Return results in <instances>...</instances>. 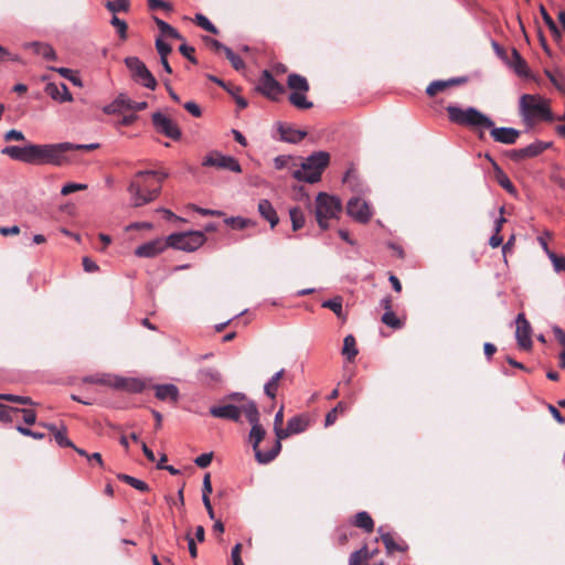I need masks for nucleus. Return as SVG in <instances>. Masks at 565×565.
I'll return each instance as SVG.
<instances>
[{
  "label": "nucleus",
  "mask_w": 565,
  "mask_h": 565,
  "mask_svg": "<svg viewBox=\"0 0 565 565\" xmlns=\"http://www.w3.org/2000/svg\"><path fill=\"white\" fill-rule=\"evenodd\" d=\"M547 256L553 264L555 271H565V257L558 256L552 250H547Z\"/></svg>",
  "instance_id": "nucleus-47"
},
{
  "label": "nucleus",
  "mask_w": 565,
  "mask_h": 565,
  "mask_svg": "<svg viewBox=\"0 0 565 565\" xmlns=\"http://www.w3.org/2000/svg\"><path fill=\"white\" fill-rule=\"evenodd\" d=\"M201 375L205 382L217 383L221 381V373L213 369H206V370L201 371Z\"/></svg>",
  "instance_id": "nucleus-54"
},
{
  "label": "nucleus",
  "mask_w": 565,
  "mask_h": 565,
  "mask_svg": "<svg viewBox=\"0 0 565 565\" xmlns=\"http://www.w3.org/2000/svg\"><path fill=\"white\" fill-rule=\"evenodd\" d=\"M348 214L361 223H366L372 216L370 205L360 198H352L347 204Z\"/></svg>",
  "instance_id": "nucleus-14"
},
{
  "label": "nucleus",
  "mask_w": 565,
  "mask_h": 565,
  "mask_svg": "<svg viewBox=\"0 0 565 565\" xmlns=\"http://www.w3.org/2000/svg\"><path fill=\"white\" fill-rule=\"evenodd\" d=\"M99 147L98 143H88V145H81V143H72V142H61V143H52V148H54V161L53 166H62L67 161L66 152L72 150H85L90 151L95 150Z\"/></svg>",
  "instance_id": "nucleus-13"
},
{
  "label": "nucleus",
  "mask_w": 565,
  "mask_h": 565,
  "mask_svg": "<svg viewBox=\"0 0 565 565\" xmlns=\"http://www.w3.org/2000/svg\"><path fill=\"white\" fill-rule=\"evenodd\" d=\"M212 458H213L212 452H209V454L205 452V454H202V455L198 456L195 458L194 462L200 468H206L207 466L211 465Z\"/></svg>",
  "instance_id": "nucleus-61"
},
{
  "label": "nucleus",
  "mask_w": 565,
  "mask_h": 565,
  "mask_svg": "<svg viewBox=\"0 0 565 565\" xmlns=\"http://www.w3.org/2000/svg\"><path fill=\"white\" fill-rule=\"evenodd\" d=\"M202 166L204 167H214L222 170H228L235 173L242 172V167L238 160L232 156H225L220 151H211L209 152L203 161Z\"/></svg>",
  "instance_id": "nucleus-10"
},
{
  "label": "nucleus",
  "mask_w": 565,
  "mask_h": 565,
  "mask_svg": "<svg viewBox=\"0 0 565 565\" xmlns=\"http://www.w3.org/2000/svg\"><path fill=\"white\" fill-rule=\"evenodd\" d=\"M513 57H514V71L519 75H527V72H529L527 64L516 50H513Z\"/></svg>",
  "instance_id": "nucleus-42"
},
{
  "label": "nucleus",
  "mask_w": 565,
  "mask_h": 565,
  "mask_svg": "<svg viewBox=\"0 0 565 565\" xmlns=\"http://www.w3.org/2000/svg\"><path fill=\"white\" fill-rule=\"evenodd\" d=\"M195 22L199 26H201L203 30L211 32L213 34H216L218 31L216 26L203 14L198 13L195 14Z\"/></svg>",
  "instance_id": "nucleus-45"
},
{
  "label": "nucleus",
  "mask_w": 565,
  "mask_h": 565,
  "mask_svg": "<svg viewBox=\"0 0 565 565\" xmlns=\"http://www.w3.org/2000/svg\"><path fill=\"white\" fill-rule=\"evenodd\" d=\"M4 140L6 141H12V140L21 141V140H24V135L20 130L11 129L6 132Z\"/></svg>",
  "instance_id": "nucleus-63"
},
{
  "label": "nucleus",
  "mask_w": 565,
  "mask_h": 565,
  "mask_svg": "<svg viewBox=\"0 0 565 565\" xmlns=\"http://www.w3.org/2000/svg\"><path fill=\"white\" fill-rule=\"evenodd\" d=\"M156 397L160 401H170L177 403L179 398V388L174 384H161L154 386Z\"/></svg>",
  "instance_id": "nucleus-23"
},
{
  "label": "nucleus",
  "mask_w": 565,
  "mask_h": 565,
  "mask_svg": "<svg viewBox=\"0 0 565 565\" xmlns=\"http://www.w3.org/2000/svg\"><path fill=\"white\" fill-rule=\"evenodd\" d=\"M243 412V405L241 407L232 404L223 406H212L210 414L216 418L230 419L233 422H239Z\"/></svg>",
  "instance_id": "nucleus-18"
},
{
  "label": "nucleus",
  "mask_w": 565,
  "mask_h": 565,
  "mask_svg": "<svg viewBox=\"0 0 565 565\" xmlns=\"http://www.w3.org/2000/svg\"><path fill=\"white\" fill-rule=\"evenodd\" d=\"M46 94L54 100L60 103L72 102L73 97L68 87L64 83H49L45 87Z\"/></svg>",
  "instance_id": "nucleus-21"
},
{
  "label": "nucleus",
  "mask_w": 565,
  "mask_h": 565,
  "mask_svg": "<svg viewBox=\"0 0 565 565\" xmlns=\"http://www.w3.org/2000/svg\"><path fill=\"white\" fill-rule=\"evenodd\" d=\"M24 47L32 49V51L36 55L43 56L46 61H53L56 58L55 51L53 50V47L51 45H49L46 43L31 42V43H25Z\"/></svg>",
  "instance_id": "nucleus-26"
},
{
  "label": "nucleus",
  "mask_w": 565,
  "mask_h": 565,
  "mask_svg": "<svg viewBox=\"0 0 565 565\" xmlns=\"http://www.w3.org/2000/svg\"><path fill=\"white\" fill-rule=\"evenodd\" d=\"M342 211V202L338 196L326 192L316 198V218L321 230L329 227L328 221L338 218Z\"/></svg>",
  "instance_id": "nucleus-7"
},
{
  "label": "nucleus",
  "mask_w": 565,
  "mask_h": 565,
  "mask_svg": "<svg viewBox=\"0 0 565 565\" xmlns=\"http://www.w3.org/2000/svg\"><path fill=\"white\" fill-rule=\"evenodd\" d=\"M241 552H242V544L241 543L235 544V546L232 548V552H231V559H232L233 565H244L242 557H241Z\"/></svg>",
  "instance_id": "nucleus-59"
},
{
  "label": "nucleus",
  "mask_w": 565,
  "mask_h": 565,
  "mask_svg": "<svg viewBox=\"0 0 565 565\" xmlns=\"http://www.w3.org/2000/svg\"><path fill=\"white\" fill-rule=\"evenodd\" d=\"M540 12L542 14V18H543L545 24L548 26V29L552 32L557 33L558 31H557V26H556L554 20L552 19V17L548 14V12L546 11V9L543 6L540 7Z\"/></svg>",
  "instance_id": "nucleus-57"
},
{
  "label": "nucleus",
  "mask_w": 565,
  "mask_h": 565,
  "mask_svg": "<svg viewBox=\"0 0 565 565\" xmlns=\"http://www.w3.org/2000/svg\"><path fill=\"white\" fill-rule=\"evenodd\" d=\"M355 339L352 334H348L343 340L342 354L349 360L353 361L358 355Z\"/></svg>",
  "instance_id": "nucleus-32"
},
{
  "label": "nucleus",
  "mask_w": 565,
  "mask_h": 565,
  "mask_svg": "<svg viewBox=\"0 0 565 565\" xmlns=\"http://www.w3.org/2000/svg\"><path fill=\"white\" fill-rule=\"evenodd\" d=\"M379 532L381 533L382 542L384 543L385 548L387 550L388 553H392L394 551L403 552L406 550V545L395 543L393 536L390 533H384L382 531V527L379 529Z\"/></svg>",
  "instance_id": "nucleus-34"
},
{
  "label": "nucleus",
  "mask_w": 565,
  "mask_h": 565,
  "mask_svg": "<svg viewBox=\"0 0 565 565\" xmlns=\"http://www.w3.org/2000/svg\"><path fill=\"white\" fill-rule=\"evenodd\" d=\"M116 104H120V107L135 111H140L148 107L147 102H134L125 94L117 96Z\"/></svg>",
  "instance_id": "nucleus-29"
},
{
  "label": "nucleus",
  "mask_w": 565,
  "mask_h": 565,
  "mask_svg": "<svg viewBox=\"0 0 565 565\" xmlns=\"http://www.w3.org/2000/svg\"><path fill=\"white\" fill-rule=\"evenodd\" d=\"M308 427V420L303 416H294L287 422V427L278 434V441L291 435L303 433Z\"/></svg>",
  "instance_id": "nucleus-20"
},
{
  "label": "nucleus",
  "mask_w": 565,
  "mask_h": 565,
  "mask_svg": "<svg viewBox=\"0 0 565 565\" xmlns=\"http://www.w3.org/2000/svg\"><path fill=\"white\" fill-rule=\"evenodd\" d=\"M282 422H284V407L281 406L279 411L276 413L274 418V431L276 435V439H278V434H280V430H284L282 428Z\"/></svg>",
  "instance_id": "nucleus-56"
},
{
  "label": "nucleus",
  "mask_w": 565,
  "mask_h": 565,
  "mask_svg": "<svg viewBox=\"0 0 565 565\" xmlns=\"http://www.w3.org/2000/svg\"><path fill=\"white\" fill-rule=\"evenodd\" d=\"M20 409L15 407L0 406V422H12L14 415L19 414Z\"/></svg>",
  "instance_id": "nucleus-49"
},
{
  "label": "nucleus",
  "mask_w": 565,
  "mask_h": 565,
  "mask_svg": "<svg viewBox=\"0 0 565 565\" xmlns=\"http://www.w3.org/2000/svg\"><path fill=\"white\" fill-rule=\"evenodd\" d=\"M154 22L162 34L175 39V40H182V35L175 30L173 26H171L166 21L154 17Z\"/></svg>",
  "instance_id": "nucleus-35"
},
{
  "label": "nucleus",
  "mask_w": 565,
  "mask_h": 565,
  "mask_svg": "<svg viewBox=\"0 0 565 565\" xmlns=\"http://www.w3.org/2000/svg\"><path fill=\"white\" fill-rule=\"evenodd\" d=\"M498 183L508 192L513 193L515 191V188L509 177L503 173L502 171L499 172L497 175Z\"/></svg>",
  "instance_id": "nucleus-52"
},
{
  "label": "nucleus",
  "mask_w": 565,
  "mask_h": 565,
  "mask_svg": "<svg viewBox=\"0 0 565 565\" xmlns=\"http://www.w3.org/2000/svg\"><path fill=\"white\" fill-rule=\"evenodd\" d=\"M168 173L156 170L138 171L128 186L131 194V204L136 207L154 201L161 191L163 180Z\"/></svg>",
  "instance_id": "nucleus-1"
},
{
  "label": "nucleus",
  "mask_w": 565,
  "mask_h": 565,
  "mask_svg": "<svg viewBox=\"0 0 565 565\" xmlns=\"http://www.w3.org/2000/svg\"><path fill=\"white\" fill-rule=\"evenodd\" d=\"M550 147V142L536 140L524 148L509 150L507 156L514 162H521L525 159L537 157Z\"/></svg>",
  "instance_id": "nucleus-12"
},
{
  "label": "nucleus",
  "mask_w": 565,
  "mask_h": 565,
  "mask_svg": "<svg viewBox=\"0 0 565 565\" xmlns=\"http://www.w3.org/2000/svg\"><path fill=\"white\" fill-rule=\"evenodd\" d=\"M87 189V184L85 183H74V182H70V183H66L62 186L61 189V194L66 196V195H70L76 191H83V190H86Z\"/></svg>",
  "instance_id": "nucleus-50"
},
{
  "label": "nucleus",
  "mask_w": 565,
  "mask_h": 565,
  "mask_svg": "<svg viewBox=\"0 0 565 565\" xmlns=\"http://www.w3.org/2000/svg\"><path fill=\"white\" fill-rule=\"evenodd\" d=\"M285 374V370L281 369L276 372L264 385V393L271 399H275L279 387V382Z\"/></svg>",
  "instance_id": "nucleus-27"
},
{
  "label": "nucleus",
  "mask_w": 565,
  "mask_h": 565,
  "mask_svg": "<svg viewBox=\"0 0 565 565\" xmlns=\"http://www.w3.org/2000/svg\"><path fill=\"white\" fill-rule=\"evenodd\" d=\"M243 412L252 425L248 437L249 441L252 443L256 460L262 465L271 462L280 452L281 443L276 439L271 449L267 451L260 450L259 444L264 439L266 431L259 423V412L257 405L253 401H248L243 405Z\"/></svg>",
  "instance_id": "nucleus-2"
},
{
  "label": "nucleus",
  "mask_w": 565,
  "mask_h": 565,
  "mask_svg": "<svg viewBox=\"0 0 565 565\" xmlns=\"http://www.w3.org/2000/svg\"><path fill=\"white\" fill-rule=\"evenodd\" d=\"M347 411V405L343 402H339L335 407H333L327 415H326V426H331L335 423L338 419V414H343Z\"/></svg>",
  "instance_id": "nucleus-39"
},
{
  "label": "nucleus",
  "mask_w": 565,
  "mask_h": 565,
  "mask_svg": "<svg viewBox=\"0 0 565 565\" xmlns=\"http://www.w3.org/2000/svg\"><path fill=\"white\" fill-rule=\"evenodd\" d=\"M553 334L559 344L565 349V331L559 327H553Z\"/></svg>",
  "instance_id": "nucleus-64"
},
{
  "label": "nucleus",
  "mask_w": 565,
  "mask_h": 565,
  "mask_svg": "<svg viewBox=\"0 0 565 565\" xmlns=\"http://www.w3.org/2000/svg\"><path fill=\"white\" fill-rule=\"evenodd\" d=\"M446 110L449 120L457 125L467 126L475 129L492 128L493 126L492 119L475 107L462 109L458 106L449 105Z\"/></svg>",
  "instance_id": "nucleus-6"
},
{
  "label": "nucleus",
  "mask_w": 565,
  "mask_h": 565,
  "mask_svg": "<svg viewBox=\"0 0 565 565\" xmlns=\"http://www.w3.org/2000/svg\"><path fill=\"white\" fill-rule=\"evenodd\" d=\"M289 215H290L294 231H298L299 228H301L305 225V215H303V212L301 211V209H299V207L290 209Z\"/></svg>",
  "instance_id": "nucleus-38"
},
{
  "label": "nucleus",
  "mask_w": 565,
  "mask_h": 565,
  "mask_svg": "<svg viewBox=\"0 0 565 565\" xmlns=\"http://www.w3.org/2000/svg\"><path fill=\"white\" fill-rule=\"evenodd\" d=\"M274 166L277 170L290 169L291 171L296 169L297 164L294 162V158L291 156H277L274 159Z\"/></svg>",
  "instance_id": "nucleus-37"
},
{
  "label": "nucleus",
  "mask_w": 565,
  "mask_h": 565,
  "mask_svg": "<svg viewBox=\"0 0 565 565\" xmlns=\"http://www.w3.org/2000/svg\"><path fill=\"white\" fill-rule=\"evenodd\" d=\"M462 82H465L463 78H451L448 81H434L427 86L426 94L429 96H434L437 93L445 90L447 87L455 85V84L462 83Z\"/></svg>",
  "instance_id": "nucleus-28"
},
{
  "label": "nucleus",
  "mask_w": 565,
  "mask_h": 565,
  "mask_svg": "<svg viewBox=\"0 0 565 565\" xmlns=\"http://www.w3.org/2000/svg\"><path fill=\"white\" fill-rule=\"evenodd\" d=\"M330 161L327 151H317L306 158L301 164L291 171L292 177L302 182L316 183L320 181L323 170Z\"/></svg>",
  "instance_id": "nucleus-4"
},
{
  "label": "nucleus",
  "mask_w": 565,
  "mask_h": 565,
  "mask_svg": "<svg viewBox=\"0 0 565 565\" xmlns=\"http://www.w3.org/2000/svg\"><path fill=\"white\" fill-rule=\"evenodd\" d=\"M289 102L299 109H309L312 107V103L307 99L306 93L302 92H292L289 95Z\"/></svg>",
  "instance_id": "nucleus-33"
},
{
  "label": "nucleus",
  "mask_w": 565,
  "mask_h": 565,
  "mask_svg": "<svg viewBox=\"0 0 565 565\" xmlns=\"http://www.w3.org/2000/svg\"><path fill=\"white\" fill-rule=\"evenodd\" d=\"M179 51H180V53H181L184 57H186V58H188L190 62H192L193 64H196V63H198L196 58H195V57H194V55H193V54H194V47H192V46H190V45H188V44H182V45H180Z\"/></svg>",
  "instance_id": "nucleus-58"
},
{
  "label": "nucleus",
  "mask_w": 565,
  "mask_h": 565,
  "mask_svg": "<svg viewBox=\"0 0 565 565\" xmlns=\"http://www.w3.org/2000/svg\"><path fill=\"white\" fill-rule=\"evenodd\" d=\"M152 125L159 134L164 135L168 138L173 140H179L181 138V130L178 125L160 111L152 114Z\"/></svg>",
  "instance_id": "nucleus-11"
},
{
  "label": "nucleus",
  "mask_w": 565,
  "mask_h": 565,
  "mask_svg": "<svg viewBox=\"0 0 565 565\" xmlns=\"http://www.w3.org/2000/svg\"><path fill=\"white\" fill-rule=\"evenodd\" d=\"M257 88L262 94L271 99H276L284 93V86L279 84L267 70L263 72Z\"/></svg>",
  "instance_id": "nucleus-15"
},
{
  "label": "nucleus",
  "mask_w": 565,
  "mask_h": 565,
  "mask_svg": "<svg viewBox=\"0 0 565 565\" xmlns=\"http://www.w3.org/2000/svg\"><path fill=\"white\" fill-rule=\"evenodd\" d=\"M168 246L167 239L156 238L147 242L135 249V255L138 257L152 258L161 254Z\"/></svg>",
  "instance_id": "nucleus-17"
},
{
  "label": "nucleus",
  "mask_w": 565,
  "mask_h": 565,
  "mask_svg": "<svg viewBox=\"0 0 565 565\" xmlns=\"http://www.w3.org/2000/svg\"><path fill=\"white\" fill-rule=\"evenodd\" d=\"M520 114L527 124L553 120L548 100L539 95H522L520 98Z\"/></svg>",
  "instance_id": "nucleus-5"
},
{
  "label": "nucleus",
  "mask_w": 565,
  "mask_h": 565,
  "mask_svg": "<svg viewBox=\"0 0 565 565\" xmlns=\"http://www.w3.org/2000/svg\"><path fill=\"white\" fill-rule=\"evenodd\" d=\"M226 57L228 58V61L231 62L232 66L236 70V71H242L245 68V63L244 61L242 60V57L237 54H235L233 52L232 49H225V53Z\"/></svg>",
  "instance_id": "nucleus-43"
},
{
  "label": "nucleus",
  "mask_w": 565,
  "mask_h": 565,
  "mask_svg": "<svg viewBox=\"0 0 565 565\" xmlns=\"http://www.w3.org/2000/svg\"><path fill=\"white\" fill-rule=\"evenodd\" d=\"M127 68L130 71L132 78L149 89H154L157 81L146 64L138 57L130 56L125 60Z\"/></svg>",
  "instance_id": "nucleus-9"
},
{
  "label": "nucleus",
  "mask_w": 565,
  "mask_h": 565,
  "mask_svg": "<svg viewBox=\"0 0 565 565\" xmlns=\"http://www.w3.org/2000/svg\"><path fill=\"white\" fill-rule=\"evenodd\" d=\"M1 399H6L13 403H19L23 405H32L33 402L28 396H20V395H13V394H0Z\"/></svg>",
  "instance_id": "nucleus-51"
},
{
  "label": "nucleus",
  "mask_w": 565,
  "mask_h": 565,
  "mask_svg": "<svg viewBox=\"0 0 565 565\" xmlns=\"http://www.w3.org/2000/svg\"><path fill=\"white\" fill-rule=\"evenodd\" d=\"M278 131L280 139L289 143H298L307 136L305 130L295 129L291 126H286L282 124H279Z\"/></svg>",
  "instance_id": "nucleus-22"
},
{
  "label": "nucleus",
  "mask_w": 565,
  "mask_h": 565,
  "mask_svg": "<svg viewBox=\"0 0 565 565\" xmlns=\"http://www.w3.org/2000/svg\"><path fill=\"white\" fill-rule=\"evenodd\" d=\"M322 307L332 310L339 318L342 317L343 308L341 297H334L332 299L324 300L322 302Z\"/></svg>",
  "instance_id": "nucleus-40"
},
{
  "label": "nucleus",
  "mask_w": 565,
  "mask_h": 565,
  "mask_svg": "<svg viewBox=\"0 0 565 565\" xmlns=\"http://www.w3.org/2000/svg\"><path fill=\"white\" fill-rule=\"evenodd\" d=\"M113 14L114 15H113V18L110 20L111 25L114 28H116L119 38L121 40H126L127 39V23L124 20L119 19L116 15V13H113Z\"/></svg>",
  "instance_id": "nucleus-44"
},
{
  "label": "nucleus",
  "mask_w": 565,
  "mask_h": 565,
  "mask_svg": "<svg viewBox=\"0 0 565 565\" xmlns=\"http://www.w3.org/2000/svg\"><path fill=\"white\" fill-rule=\"evenodd\" d=\"M118 478L141 492H147L149 490V486L145 481L129 475H119Z\"/></svg>",
  "instance_id": "nucleus-36"
},
{
  "label": "nucleus",
  "mask_w": 565,
  "mask_h": 565,
  "mask_svg": "<svg viewBox=\"0 0 565 565\" xmlns=\"http://www.w3.org/2000/svg\"><path fill=\"white\" fill-rule=\"evenodd\" d=\"M258 212L259 214L270 223L271 227H275L278 222V215L273 206V204L268 200H260L258 203Z\"/></svg>",
  "instance_id": "nucleus-25"
},
{
  "label": "nucleus",
  "mask_w": 565,
  "mask_h": 565,
  "mask_svg": "<svg viewBox=\"0 0 565 565\" xmlns=\"http://www.w3.org/2000/svg\"><path fill=\"white\" fill-rule=\"evenodd\" d=\"M248 222H249L248 220L241 217V216H236V217L232 216V217L225 218V223L236 230L245 228L247 226Z\"/></svg>",
  "instance_id": "nucleus-53"
},
{
  "label": "nucleus",
  "mask_w": 565,
  "mask_h": 565,
  "mask_svg": "<svg viewBox=\"0 0 565 565\" xmlns=\"http://www.w3.org/2000/svg\"><path fill=\"white\" fill-rule=\"evenodd\" d=\"M353 524L356 527L364 530L366 533H371L374 530V522L371 515L365 511H361L355 514Z\"/></svg>",
  "instance_id": "nucleus-30"
},
{
  "label": "nucleus",
  "mask_w": 565,
  "mask_h": 565,
  "mask_svg": "<svg viewBox=\"0 0 565 565\" xmlns=\"http://www.w3.org/2000/svg\"><path fill=\"white\" fill-rule=\"evenodd\" d=\"M516 331L515 338L520 348L529 350L532 348L531 333L532 329L529 321L525 319L523 313H519L516 317Z\"/></svg>",
  "instance_id": "nucleus-16"
},
{
  "label": "nucleus",
  "mask_w": 565,
  "mask_h": 565,
  "mask_svg": "<svg viewBox=\"0 0 565 565\" xmlns=\"http://www.w3.org/2000/svg\"><path fill=\"white\" fill-rule=\"evenodd\" d=\"M105 7L111 13H117L119 11L127 12L129 10L130 3L128 0H115V1H107Z\"/></svg>",
  "instance_id": "nucleus-41"
},
{
  "label": "nucleus",
  "mask_w": 565,
  "mask_h": 565,
  "mask_svg": "<svg viewBox=\"0 0 565 565\" xmlns=\"http://www.w3.org/2000/svg\"><path fill=\"white\" fill-rule=\"evenodd\" d=\"M156 49L160 55V57H168L170 52L172 51V47L169 43L163 41L162 39L156 40Z\"/></svg>",
  "instance_id": "nucleus-55"
},
{
  "label": "nucleus",
  "mask_w": 565,
  "mask_h": 565,
  "mask_svg": "<svg viewBox=\"0 0 565 565\" xmlns=\"http://www.w3.org/2000/svg\"><path fill=\"white\" fill-rule=\"evenodd\" d=\"M490 129V135L494 141L503 145H513L520 137V131L511 127L497 128L494 125Z\"/></svg>",
  "instance_id": "nucleus-19"
},
{
  "label": "nucleus",
  "mask_w": 565,
  "mask_h": 565,
  "mask_svg": "<svg viewBox=\"0 0 565 565\" xmlns=\"http://www.w3.org/2000/svg\"><path fill=\"white\" fill-rule=\"evenodd\" d=\"M113 386L131 393H140L145 388L142 381L137 379L116 377Z\"/></svg>",
  "instance_id": "nucleus-24"
},
{
  "label": "nucleus",
  "mask_w": 565,
  "mask_h": 565,
  "mask_svg": "<svg viewBox=\"0 0 565 565\" xmlns=\"http://www.w3.org/2000/svg\"><path fill=\"white\" fill-rule=\"evenodd\" d=\"M2 154L29 164H52L55 159L54 148L50 145H28L24 147L8 146L1 150Z\"/></svg>",
  "instance_id": "nucleus-3"
},
{
  "label": "nucleus",
  "mask_w": 565,
  "mask_h": 565,
  "mask_svg": "<svg viewBox=\"0 0 565 565\" xmlns=\"http://www.w3.org/2000/svg\"><path fill=\"white\" fill-rule=\"evenodd\" d=\"M148 6L151 10H156V9H163L167 11L172 10L171 3H169L164 0H148Z\"/></svg>",
  "instance_id": "nucleus-60"
},
{
  "label": "nucleus",
  "mask_w": 565,
  "mask_h": 565,
  "mask_svg": "<svg viewBox=\"0 0 565 565\" xmlns=\"http://www.w3.org/2000/svg\"><path fill=\"white\" fill-rule=\"evenodd\" d=\"M17 430L21 435L29 436V437H32L34 439H43L45 437V435L43 433L34 431V430H31L30 428H26V427H23V426H18Z\"/></svg>",
  "instance_id": "nucleus-62"
},
{
  "label": "nucleus",
  "mask_w": 565,
  "mask_h": 565,
  "mask_svg": "<svg viewBox=\"0 0 565 565\" xmlns=\"http://www.w3.org/2000/svg\"><path fill=\"white\" fill-rule=\"evenodd\" d=\"M205 241L206 237L201 231L173 233L167 237V244L169 247L183 252H194L200 248Z\"/></svg>",
  "instance_id": "nucleus-8"
},
{
  "label": "nucleus",
  "mask_w": 565,
  "mask_h": 565,
  "mask_svg": "<svg viewBox=\"0 0 565 565\" xmlns=\"http://www.w3.org/2000/svg\"><path fill=\"white\" fill-rule=\"evenodd\" d=\"M54 439L60 447H74V444L66 436L65 426H62V428L58 431H56V434L54 435Z\"/></svg>",
  "instance_id": "nucleus-48"
},
{
  "label": "nucleus",
  "mask_w": 565,
  "mask_h": 565,
  "mask_svg": "<svg viewBox=\"0 0 565 565\" xmlns=\"http://www.w3.org/2000/svg\"><path fill=\"white\" fill-rule=\"evenodd\" d=\"M382 321L386 326L394 328V329H398L402 327L401 320L396 317V315L392 310H387L384 312V315L382 316Z\"/></svg>",
  "instance_id": "nucleus-46"
},
{
  "label": "nucleus",
  "mask_w": 565,
  "mask_h": 565,
  "mask_svg": "<svg viewBox=\"0 0 565 565\" xmlns=\"http://www.w3.org/2000/svg\"><path fill=\"white\" fill-rule=\"evenodd\" d=\"M288 87L294 92L307 93L309 90V84L306 77L299 74H290L287 81Z\"/></svg>",
  "instance_id": "nucleus-31"
}]
</instances>
